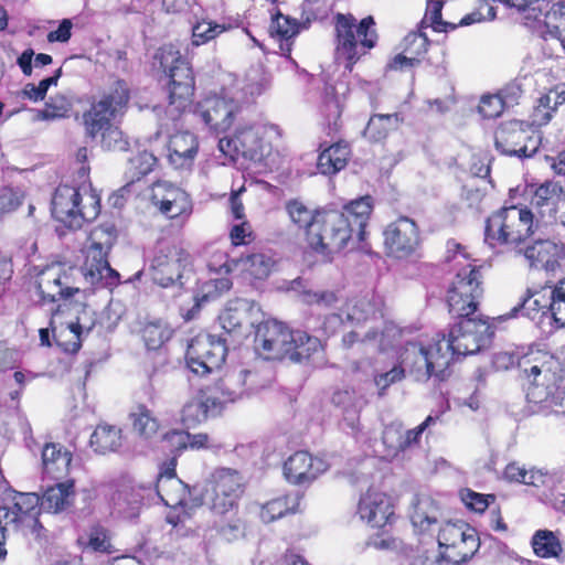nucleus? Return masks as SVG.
I'll return each instance as SVG.
<instances>
[{"instance_id": "72a5a7b5", "label": "nucleus", "mask_w": 565, "mask_h": 565, "mask_svg": "<svg viewBox=\"0 0 565 565\" xmlns=\"http://www.w3.org/2000/svg\"><path fill=\"white\" fill-rule=\"evenodd\" d=\"M231 285H202L192 296V307L190 309L181 308L183 318L189 321L196 317L202 308L217 301L225 292L230 290Z\"/></svg>"}, {"instance_id": "f704fd0d", "label": "nucleus", "mask_w": 565, "mask_h": 565, "mask_svg": "<svg viewBox=\"0 0 565 565\" xmlns=\"http://www.w3.org/2000/svg\"><path fill=\"white\" fill-rule=\"evenodd\" d=\"M332 404L342 411L344 422L354 429L359 423V414L362 408L361 397L353 390H339L332 395Z\"/></svg>"}, {"instance_id": "9d476101", "label": "nucleus", "mask_w": 565, "mask_h": 565, "mask_svg": "<svg viewBox=\"0 0 565 565\" xmlns=\"http://www.w3.org/2000/svg\"><path fill=\"white\" fill-rule=\"evenodd\" d=\"M154 60L169 77V100L178 111L183 110L191 100L194 79L188 62L173 45H164L158 50Z\"/></svg>"}, {"instance_id": "13d9d810", "label": "nucleus", "mask_w": 565, "mask_h": 565, "mask_svg": "<svg viewBox=\"0 0 565 565\" xmlns=\"http://www.w3.org/2000/svg\"><path fill=\"white\" fill-rule=\"evenodd\" d=\"M157 158L148 151H142L129 160L130 170L134 171V178H141L152 171Z\"/></svg>"}, {"instance_id": "b1692460", "label": "nucleus", "mask_w": 565, "mask_h": 565, "mask_svg": "<svg viewBox=\"0 0 565 565\" xmlns=\"http://www.w3.org/2000/svg\"><path fill=\"white\" fill-rule=\"evenodd\" d=\"M358 514L372 527H382L394 514L390 498L380 491L369 490L360 498Z\"/></svg>"}, {"instance_id": "f3484780", "label": "nucleus", "mask_w": 565, "mask_h": 565, "mask_svg": "<svg viewBox=\"0 0 565 565\" xmlns=\"http://www.w3.org/2000/svg\"><path fill=\"white\" fill-rule=\"evenodd\" d=\"M495 148L503 154L531 158L540 148V136L531 125L510 120L502 122L494 134Z\"/></svg>"}, {"instance_id": "79ce46f5", "label": "nucleus", "mask_w": 565, "mask_h": 565, "mask_svg": "<svg viewBox=\"0 0 565 565\" xmlns=\"http://www.w3.org/2000/svg\"><path fill=\"white\" fill-rule=\"evenodd\" d=\"M143 503L141 488H125L114 499L116 511L126 519H135L139 515Z\"/></svg>"}, {"instance_id": "de8ad7c7", "label": "nucleus", "mask_w": 565, "mask_h": 565, "mask_svg": "<svg viewBox=\"0 0 565 565\" xmlns=\"http://www.w3.org/2000/svg\"><path fill=\"white\" fill-rule=\"evenodd\" d=\"M536 324L545 333H552L554 330L565 328V309L561 297H555L550 309L541 313Z\"/></svg>"}, {"instance_id": "0e129e2a", "label": "nucleus", "mask_w": 565, "mask_h": 565, "mask_svg": "<svg viewBox=\"0 0 565 565\" xmlns=\"http://www.w3.org/2000/svg\"><path fill=\"white\" fill-rule=\"evenodd\" d=\"M552 99L551 95L540 97L537 106L534 108L532 115V121L534 125L543 126L550 122L555 110V108L551 106Z\"/></svg>"}, {"instance_id": "58836bf2", "label": "nucleus", "mask_w": 565, "mask_h": 565, "mask_svg": "<svg viewBox=\"0 0 565 565\" xmlns=\"http://www.w3.org/2000/svg\"><path fill=\"white\" fill-rule=\"evenodd\" d=\"M292 338V348L287 356L290 361L302 363L308 361L311 355L321 350V341L318 337L308 335L303 331H295Z\"/></svg>"}, {"instance_id": "dca6fc26", "label": "nucleus", "mask_w": 565, "mask_h": 565, "mask_svg": "<svg viewBox=\"0 0 565 565\" xmlns=\"http://www.w3.org/2000/svg\"><path fill=\"white\" fill-rule=\"evenodd\" d=\"M129 100V88L124 81H117L110 90L84 113L83 122L86 134L95 138L110 126V119L120 113Z\"/></svg>"}, {"instance_id": "e2e57ef3", "label": "nucleus", "mask_w": 565, "mask_h": 565, "mask_svg": "<svg viewBox=\"0 0 565 565\" xmlns=\"http://www.w3.org/2000/svg\"><path fill=\"white\" fill-rule=\"evenodd\" d=\"M102 135V146L107 150H125L127 147V141L124 139L122 132L114 126H109L103 131L99 132Z\"/></svg>"}, {"instance_id": "bb28decb", "label": "nucleus", "mask_w": 565, "mask_h": 565, "mask_svg": "<svg viewBox=\"0 0 565 565\" xmlns=\"http://www.w3.org/2000/svg\"><path fill=\"white\" fill-rule=\"evenodd\" d=\"M177 458L172 457L159 473L156 492L167 505H177L184 501L186 486L175 476Z\"/></svg>"}, {"instance_id": "bf43d9fd", "label": "nucleus", "mask_w": 565, "mask_h": 565, "mask_svg": "<svg viewBox=\"0 0 565 565\" xmlns=\"http://www.w3.org/2000/svg\"><path fill=\"white\" fill-rule=\"evenodd\" d=\"M23 201V192L13 188L0 189V214L15 211Z\"/></svg>"}, {"instance_id": "cd10ccee", "label": "nucleus", "mask_w": 565, "mask_h": 565, "mask_svg": "<svg viewBox=\"0 0 565 565\" xmlns=\"http://www.w3.org/2000/svg\"><path fill=\"white\" fill-rule=\"evenodd\" d=\"M198 152V141L189 131L177 132L169 141V161L175 169L189 168Z\"/></svg>"}, {"instance_id": "1a4fd4ad", "label": "nucleus", "mask_w": 565, "mask_h": 565, "mask_svg": "<svg viewBox=\"0 0 565 565\" xmlns=\"http://www.w3.org/2000/svg\"><path fill=\"white\" fill-rule=\"evenodd\" d=\"M374 19L366 17L356 24L355 18L339 13L337 15V55L338 58H344L349 62L347 68L366 53V50L375 45L377 35L374 30Z\"/></svg>"}, {"instance_id": "a211bd4d", "label": "nucleus", "mask_w": 565, "mask_h": 565, "mask_svg": "<svg viewBox=\"0 0 565 565\" xmlns=\"http://www.w3.org/2000/svg\"><path fill=\"white\" fill-rule=\"evenodd\" d=\"M255 351L266 360L285 359L292 348L295 331L276 320L263 321L255 327Z\"/></svg>"}, {"instance_id": "412c9836", "label": "nucleus", "mask_w": 565, "mask_h": 565, "mask_svg": "<svg viewBox=\"0 0 565 565\" xmlns=\"http://www.w3.org/2000/svg\"><path fill=\"white\" fill-rule=\"evenodd\" d=\"M151 201L169 218L189 214L192 207L188 193L168 181L152 185Z\"/></svg>"}, {"instance_id": "6ab92c4d", "label": "nucleus", "mask_w": 565, "mask_h": 565, "mask_svg": "<svg viewBox=\"0 0 565 565\" xmlns=\"http://www.w3.org/2000/svg\"><path fill=\"white\" fill-rule=\"evenodd\" d=\"M241 109V102L226 93L207 96L196 106L204 124L217 134L231 128Z\"/></svg>"}, {"instance_id": "e433bc0d", "label": "nucleus", "mask_w": 565, "mask_h": 565, "mask_svg": "<svg viewBox=\"0 0 565 565\" xmlns=\"http://www.w3.org/2000/svg\"><path fill=\"white\" fill-rule=\"evenodd\" d=\"M89 443L98 454L116 451L121 446V430L116 426L98 425L93 431Z\"/></svg>"}, {"instance_id": "393cba45", "label": "nucleus", "mask_w": 565, "mask_h": 565, "mask_svg": "<svg viewBox=\"0 0 565 565\" xmlns=\"http://www.w3.org/2000/svg\"><path fill=\"white\" fill-rule=\"evenodd\" d=\"M565 255L563 244H557L551 239H540L529 246L524 256L529 260L530 266L536 269H544L553 273L559 266V260Z\"/></svg>"}, {"instance_id": "680f3d73", "label": "nucleus", "mask_w": 565, "mask_h": 565, "mask_svg": "<svg viewBox=\"0 0 565 565\" xmlns=\"http://www.w3.org/2000/svg\"><path fill=\"white\" fill-rule=\"evenodd\" d=\"M247 263L249 265L248 270L255 279H265L269 275L273 262L269 257L264 254H253L248 257Z\"/></svg>"}, {"instance_id": "f03ea898", "label": "nucleus", "mask_w": 565, "mask_h": 565, "mask_svg": "<svg viewBox=\"0 0 565 565\" xmlns=\"http://www.w3.org/2000/svg\"><path fill=\"white\" fill-rule=\"evenodd\" d=\"M373 210L372 198L366 195L344 205L342 210H319L310 226L308 246L326 259L345 248L354 237L365 239V227Z\"/></svg>"}, {"instance_id": "69168bd1", "label": "nucleus", "mask_w": 565, "mask_h": 565, "mask_svg": "<svg viewBox=\"0 0 565 565\" xmlns=\"http://www.w3.org/2000/svg\"><path fill=\"white\" fill-rule=\"evenodd\" d=\"M405 369L402 364L394 365L390 371L376 374L374 376V383L376 387L380 390V394L382 395L383 392L390 387L392 384L397 383L402 381V379L405 376Z\"/></svg>"}, {"instance_id": "ddd939ff", "label": "nucleus", "mask_w": 565, "mask_h": 565, "mask_svg": "<svg viewBox=\"0 0 565 565\" xmlns=\"http://www.w3.org/2000/svg\"><path fill=\"white\" fill-rule=\"evenodd\" d=\"M440 553L454 565L470 559L480 547L477 531L463 521L445 522L438 529Z\"/></svg>"}, {"instance_id": "a18cd8bd", "label": "nucleus", "mask_w": 565, "mask_h": 565, "mask_svg": "<svg viewBox=\"0 0 565 565\" xmlns=\"http://www.w3.org/2000/svg\"><path fill=\"white\" fill-rule=\"evenodd\" d=\"M383 458H394L403 451V425L393 422L386 425L382 433Z\"/></svg>"}, {"instance_id": "774afa93", "label": "nucleus", "mask_w": 565, "mask_h": 565, "mask_svg": "<svg viewBox=\"0 0 565 565\" xmlns=\"http://www.w3.org/2000/svg\"><path fill=\"white\" fill-rule=\"evenodd\" d=\"M484 267L476 266L471 264L462 265L461 268L457 271L456 276L459 282H479L481 279H484L483 275Z\"/></svg>"}, {"instance_id": "c85d7f7f", "label": "nucleus", "mask_w": 565, "mask_h": 565, "mask_svg": "<svg viewBox=\"0 0 565 565\" xmlns=\"http://www.w3.org/2000/svg\"><path fill=\"white\" fill-rule=\"evenodd\" d=\"M409 518L415 531L428 533L438 525L440 510L430 497L422 495L413 502Z\"/></svg>"}, {"instance_id": "39448f33", "label": "nucleus", "mask_w": 565, "mask_h": 565, "mask_svg": "<svg viewBox=\"0 0 565 565\" xmlns=\"http://www.w3.org/2000/svg\"><path fill=\"white\" fill-rule=\"evenodd\" d=\"M245 386L249 391H257L260 387L255 373L248 370L228 373L217 386L223 398L207 392H199L184 404L181 412L182 424L186 428H194L204 423L210 416L218 414L224 403L242 397Z\"/></svg>"}, {"instance_id": "7c9ffc66", "label": "nucleus", "mask_w": 565, "mask_h": 565, "mask_svg": "<svg viewBox=\"0 0 565 565\" xmlns=\"http://www.w3.org/2000/svg\"><path fill=\"white\" fill-rule=\"evenodd\" d=\"M72 461V454L63 446L54 443L46 444L42 450L43 471L53 479H61L67 475Z\"/></svg>"}, {"instance_id": "c9c22d12", "label": "nucleus", "mask_w": 565, "mask_h": 565, "mask_svg": "<svg viewBox=\"0 0 565 565\" xmlns=\"http://www.w3.org/2000/svg\"><path fill=\"white\" fill-rule=\"evenodd\" d=\"M520 95V88L516 85H511L504 88L501 94L483 96L478 106L479 113L484 118H495L502 114L508 98H510V102H513Z\"/></svg>"}, {"instance_id": "3c124183", "label": "nucleus", "mask_w": 565, "mask_h": 565, "mask_svg": "<svg viewBox=\"0 0 565 565\" xmlns=\"http://www.w3.org/2000/svg\"><path fill=\"white\" fill-rule=\"evenodd\" d=\"M291 290L307 305L331 306L338 301L337 292L331 290L313 291L308 289L307 285H294Z\"/></svg>"}, {"instance_id": "7ed1b4c3", "label": "nucleus", "mask_w": 565, "mask_h": 565, "mask_svg": "<svg viewBox=\"0 0 565 565\" xmlns=\"http://www.w3.org/2000/svg\"><path fill=\"white\" fill-rule=\"evenodd\" d=\"M519 371L531 414H558L565 403L559 361L547 352L534 351L523 355Z\"/></svg>"}, {"instance_id": "49530a36", "label": "nucleus", "mask_w": 565, "mask_h": 565, "mask_svg": "<svg viewBox=\"0 0 565 565\" xmlns=\"http://www.w3.org/2000/svg\"><path fill=\"white\" fill-rule=\"evenodd\" d=\"M376 305L369 297L351 300L345 306L347 320L352 323H362L376 316Z\"/></svg>"}, {"instance_id": "f257e3e1", "label": "nucleus", "mask_w": 565, "mask_h": 565, "mask_svg": "<svg viewBox=\"0 0 565 565\" xmlns=\"http://www.w3.org/2000/svg\"><path fill=\"white\" fill-rule=\"evenodd\" d=\"M73 481L60 482L50 487L40 498L33 492L10 491L6 503L0 505V561L7 556V542L19 543L30 535L38 539L42 525L41 510L57 513L65 510L74 495Z\"/></svg>"}, {"instance_id": "2f4dec72", "label": "nucleus", "mask_w": 565, "mask_h": 565, "mask_svg": "<svg viewBox=\"0 0 565 565\" xmlns=\"http://www.w3.org/2000/svg\"><path fill=\"white\" fill-rule=\"evenodd\" d=\"M236 145L241 156L258 161L263 158L265 145L262 136V127L259 126H242L235 131Z\"/></svg>"}, {"instance_id": "4be33fe9", "label": "nucleus", "mask_w": 565, "mask_h": 565, "mask_svg": "<svg viewBox=\"0 0 565 565\" xmlns=\"http://www.w3.org/2000/svg\"><path fill=\"white\" fill-rule=\"evenodd\" d=\"M557 285L553 288L552 285H540L537 288H529L526 296L520 303L514 306L508 313L501 315L495 320L504 321L516 317L519 311H523L524 315L532 320L536 319V316H541L543 311L550 309L555 297H558Z\"/></svg>"}, {"instance_id": "864d4df0", "label": "nucleus", "mask_w": 565, "mask_h": 565, "mask_svg": "<svg viewBox=\"0 0 565 565\" xmlns=\"http://www.w3.org/2000/svg\"><path fill=\"white\" fill-rule=\"evenodd\" d=\"M269 32L279 40H289L299 32V24L296 20L277 13L271 21Z\"/></svg>"}, {"instance_id": "9b49d317", "label": "nucleus", "mask_w": 565, "mask_h": 565, "mask_svg": "<svg viewBox=\"0 0 565 565\" xmlns=\"http://www.w3.org/2000/svg\"><path fill=\"white\" fill-rule=\"evenodd\" d=\"M243 479L238 471L231 468H216L205 479L201 492V503L217 514L233 510L242 493Z\"/></svg>"}, {"instance_id": "20e7f679", "label": "nucleus", "mask_w": 565, "mask_h": 565, "mask_svg": "<svg viewBox=\"0 0 565 565\" xmlns=\"http://www.w3.org/2000/svg\"><path fill=\"white\" fill-rule=\"evenodd\" d=\"M114 226L102 225L96 227L92 234V250L85 265L78 269L75 267L65 268L64 264L52 263L41 269L36 277L47 282H62V279H76L75 274H82L87 282H102L119 279V273L109 266L104 258V252L108 250L114 242Z\"/></svg>"}, {"instance_id": "603ef678", "label": "nucleus", "mask_w": 565, "mask_h": 565, "mask_svg": "<svg viewBox=\"0 0 565 565\" xmlns=\"http://www.w3.org/2000/svg\"><path fill=\"white\" fill-rule=\"evenodd\" d=\"M134 430L145 438H151L158 431V420L151 416L150 411L145 406L131 414Z\"/></svg>"}, {"instance_id": "5701e85b", "label": "nucleus", "mask_w": 565, "mask_h": 565, "mask_svg": "<svg viewBox=\"0 0 565 565\" xmlns=\"http://www.w3.org/2000/svg\"><path fill=\"white\" fill-rule=\"evenodd\" d=\"M328 469L326 461L312 458L307 451H297L284 463V476L294 484L313 481Z\"/></svg>"}, {"instance_id": "4d7b16f0", "label": "nucleus", "mask_w": 565, "mask_h": 565, "mask_svg": "<svg viewBox=\"0 0 565 565\" xmlns=\"http://www.w3.org/2000/svg\"><path fill=\"white\" fill-rule=\"evenodd\" d=\"M428 39L424 33L411 32L403 40V51L417 60L427 52Z\"/></svg>"}, {"instance_id": "338daca9", "label": "nucleus", "mask_w": 565, "mask_h": 565, "mask_svg": "<svg viewBox=\"0 0 565 565\" xmlns=\"http://www.w3.org/2000/svg\"><path fill=\"white\" fill-rule=\"evenodd\" d=\"M409 565H454L440 552L417 551L409 557Z\"/></svg>"}, {"instance_id": "473e14b6", "label": "nucleus", "mask_w": 565, "mask_h": 565, "mask_svg": "<svg viewBox=\"0 0 565 565\" xmlns=\"http://www.w3.org/2000/svg\"><path fill=\"white\" fill-rule=\"evenodd\" d=\"M350 148L347 143L338 142L324 149L318 157L317 168L324 175H332L348 164Z\"/></svg>"}, {"instance_id": "6e6552de", "label": "nucleus", "mask_w": 565, "mask_h": 565, "mask_svg": "<svg viewBox=\"0 0 565 565\" xmlns=\"http://www.w3.org/2000/svg\"><path fill=\"white\" fill-rule=\"evenodd\" d=\"M63 185L57 188L52 200L54 217L68 227H81L83 222L94 221L100 212L99 195L94 191Z\"/></svg>"}, {"instance_id": "4468645a", "label": "nucleus", "mask_w": 565, "mask_h": 565, "mask_svg": "<svg viewBox=\"0 0 565 565\" xmlns=\"http://www.w3.org/2000/svg\"><path fill=\"white\" fill-rule=\"evenodd\" d=\"M230 347L226 337L198 335L188 347L186 365L191 372L200 376L213 373L224 363Z\"/></svg>"}, {"instance_id": "8fccbe9b", "label": "nucleus", "mask_w": 565, "mask_h": 565, "mask_svg": "<svg viewBox=\"0 0 565 565\" xmlns=\"http://www.w3.org/2000/svg\"><path fill=\"white\" fill-rule=\"evenodd\" d=\"M286 210L291 222L296 224L299 228L305 230V235L307 239L310 226L313 222H316V215L318 210L308 209L299 200L289 201L286 204Z\"/></svg>"}, {"instance_id": "423d86ee", "label": "nucleus", "mask_w": 565, "mask_h": 565, "mask_svg": "<svg viewBox=\"0 0 565 565\" xmlns=\"http://www.w3.org/2000/svg\"><path fill=\"white\" fill-rule=\"evenodd\" d=\"M401 364L416 381L426 382L431 376L444 380L451 364L449 344L441 345L439 338L427 347L407 342L401 353Z\"/></svg>"}, {"instance_id": "a878e982", "label": "nucleus", "mask_w": 565, "mask_h": 565, "mask_svg": "<svg viewBox=\"0 0 565 565\" xmlns=\"http://www.w3.org/2000/svg\"><path fill=\"white\" fill-rule=\"evenodd\" d=\"M483 296L480 285H454L448 291L449 311L462 319H470Z\"/></svg>"}, {"instance_id": "09e8293b", "label": "nucleus", "mask_w": 565, "mask_h": 565, "mask_svg": "<svg viewBox=\"0 0 565 565\" xmlns=\"http://www.w3.org/2000/svg\"><path fill=\"white\" fill-rule=\"evenodd\" d=\"M504 478L511 482L524 483L527 486L539 487L544 482V476L539 470L526 469L516 462L509 463L504 469Z\"/></svg>"}, {"instance_id": "052dcab7", "label": "nucleus", "mask_w": 565, "mask_h": 565, "mask_svg": "<svg viewBox=\"0 0 565 565\" xmlns=\"http://www.w3.org/2000/svg\"><path fill=\"white\" fill-rule=\"evenodd\" d=\"M460 495L467 508L479 513L483 512L489 507L490 500H494V497L491 494L484 495L470 489L461 490Z\"/></svg>"}, {"instance_id": "37998d69", "label": "nucleus", "mask_w": 565, "mask_h": 565, "mask_svg": "<svg viewBox=\"0 0 565 565\" xmlns=\"http://www.w3.org/2000/svg\"><path fill=\"white\" fill-rule=\"evenodd\" d=\"M534 553L542 558L558 557L563 552L561 541L548 530H539L532 537Z\"/></svg>"}, {"instance_id": "c756f323", "label": "nucleus", "mask_w": 565, "mask_h": 565, "mask_svg": "<svg viewBox=\"0 0 565 565\" xmlns=\"http://www.w3.org/2000/svg\"><path fill=\"white\" fill-rule=\"evenodd\" d=\"M565 199L563 186L555 181H546L542 183L534 192L531 204L544 217H553L559 203Z\"/></svg>"}, {"instance_id": "6e6d98bb", "label": "nucleus", "mask_w": 565, "mask_h": 565, "mask_svg": "<svg viewBox=\"0 0 565 565\" xmlns=\"http://www.w3.org/2000/svg\"><path fill=\"white\" fill-rule=\"evenodd\" d=\"M224 26L211 21H202L196 23L192 29V38L194 45H201L224 31Z\"/></svg>"}, {"instance_id": "2eb2a0df", "label": "nucleus", "mask_w": 565, "mask_h": 565, "mask_svg": "<svg viewBox=\"0 0 565 565\" xmlns=\"http://www.w3.org/2000/svg\"><path fill=\"white\" fill-rule=\"evenodd\" d=\"M492 331L488 322L479 319H462L455 324L446 338L439 340L441 345L449 344L451 362L455 356H466L479 352L489 344Z\"/></svg>"}, {"instance_id": "aec40b11", "label": "nucleus", "mask_w": 565, "mask_h": 565, "mask_svg": "<svg viewBox=\"0 0 565 565\" xmlns=\"http://www.w3.org/2000/svg\"><path fill=\"white\" fill-rule=\"evenodd\" d=\"M384 247L388 256L404 259L420 246V235L417 224L407 216H401L391 222L383 232Z\"/></svg>"}, {"instance_id": "f8f14e48", "label": "nucleus", "mask_w": 565, "mask_h": 565, "mask_svg": "<svg viewBox=\"0 0 565 565\" xmlns=\"http://www.w3.org/2000/svg\"><path fill=\"white\" fill-rule=\"evenodd\" d=\"M263 316L260 307L255 301L243 298L232 300L218 316L223 330L220 335L226 337L228 343L236 347L252 333V329Z\"/></svg>"}, {"instance_id": "4c0bfd02", "label": "nucleus", "mask_w": 565, "mask_h": 565, "mask_svg": "<svg viewBox=\"0 0 565 565\" xmlns=\"http://www.w3.org/2000/svg\"><path fill=\"white\" fill-rule=\"evenodd\" d=\"M140 332L146 347L157 350L172 338L173 328L163 319H153L147 321Z\"/></svg>"}, {"instance_id": "5fc2aeb1", "label": "nucleus", "mask_w": 565, "mask_h": 565, "mask_svg": "<svg viewBox=\"0 0 565 565\" xmlns=\"http://www.w3.org/2000/svg\"><path fill=\"white\" fill-rule=\"evenodd\" d=\"M443 1L440 0H428L427 8L424 17V23H428L435 31L443 32L455 30L456 23L443 21L441 19Z\"/></svg>"}, {"instance_id": "0eeeda50", "label": "nucleus", "mask_w": 565, "mask_h": 565, "mask_svg": "<svg viewBox=\"0 0 565 565\" xmlns=\"http://www.w3.org/2000/svg\"><path fill=\"white\" fill-rule=\"evenodd\" d=\"M534 233L533 214L526 207L511 205L491 214L486 223V241L518 246Z\"/></svg>"}, {"instance_id": "ea45409f", "label": "nucleus", "mask_w": 565, "mask_h": 565, "mask_svg": "<svg viewBox=\"0 0 565 565\" xmlns=\"http://www.w3.org/2000/svg\"><path fill=\"white\" fill-rule=\"evenodd\" d=\"M401 122L402 118L396 113L373 115L364 129V136L372 141H381L397 129Z\"/></svg>"}, {"instance_id": "a19ab883", "label": "nucleus", "mask_w": 565, "mask_h": 565, "mask_svg": "<svg viewBox=\"0 0 565 565\" xmlns=\"http://www.w3.org/2000/svg\"><path fill=\"white\" fill-rule=\"evenodd\" d=\"M301 497L299 493L295 495H287L277 498L267 502L260 511V519L265 523L274 522L275 520L284 516L286 513H296L299 511Z\"/></svg>"}, {"instance_id": "c03bdc74", "label": "nucleus", "mask_w": 565, "mask_h": 565, "mask_svg": "<svg viewBox=\"0 0 565 565\" xmlns=\"http://www.w3.org/2000/svg\"><path fill=\"white\" fill-rule=\"evenodd\" d=\"M163 441L178 451L186 448L200 449L207 447L209 436L206 434H189L182 430H171L163 435Z\"/></svg>"}]
</instances>
